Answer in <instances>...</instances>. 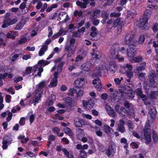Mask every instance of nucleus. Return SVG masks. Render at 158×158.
<instances>
[{"instance_id": "obj_61", "label": "nucleus", "mask_w": 158, "mask_h": 158, "mask_svg": "<svg viewBox=\"0 0 158 158\" xmlns=\"http://www.w3.org/2000/svg\"><path fill=\"white\" fill-rule=\"evenodd\" d=\"M30 38L28 39H27V38L24 37L20 39V40L19 41V44H22L23 43L26 42L27 41V40H29Z\"/></svg>"}, {"instance_id": "obj_38", "label": "nucleus", "mask_w": 158, "mask_h": 158, "mask_svg": "<svg viewBox=\"0 0 158 158\" xmlns=\"http://www.w3.org/2000/svg\"><path fill=\"white\" fill-rule=\"evenodd\" d=\"M118 89L120 93L121 94V97H123L124 96L126 97V92L125 88L123 87H119L118 88Z\"/></svg>"}, {"instance_id": "obj_34", "label": "nucleus", "mask_w": 158, "mask_h": 158, "mask_svg": "<svg viewBox=\"0 0 158 158\" xmlns=\"http://www.w3.org/2000/svg\"><path fill=\"white\" fill-rule=\"evenodd\" d=\"M62 151L67 158H74L73 156L72 153H69L65 149L63 148Z\"/></svg>"}, {"instance_id": "obj_25", "label": "nucleus", "mask_w": 158, "mask_h": 158, "mask_svg": "<svg viewBox=\"0 0 158 158\" xmlns=\"http://www.w3.org/2000/svg\"><path fill=\"white\" fill-rule=\"evenodd\" d=\"M109 68L110 71L112 73H114L117 70V66L114 61H111L109 63Z\"/></svg>"}, {"instance_id": "obj_26", "label": "nucleus", "mask_w": 158, "mask_h": 158, "mask_svg": "<svg viewBox=\"0 0 158 158\" xmlns=\"http://www.w3.org/2000/svg\"><path fill=\"white\" fill-rule=\"evenodd\" d=\"M156 110L155 108H153L149 112L148 116L152 118V121L156 116Z\"/></svg>"}, {"instance_id": "obj_23", "label": "nucleus", "mask_w": 158, "mask_h": 158, "mask_svg": "<svg viewBox=\"0 0 158 158\" xmlns=\"http://www.w3.org/2000/svg\"><path fill=\"white\" fill-rule=\"evenodd\" d=\"M91 66V63L87 62L83 64L81 66V68L85 71L89 72Z\"/></svg>"}, {"instance_id": "obj_41", "label": "nucleus", "mask_w": 158, "mask_h": 158, "mask_svg": "<svg viewBox=\"0 0 158 158\" xmlns=\"http://www.w3.org/2000/svg\"><path fill=\"white\" fill-rule=\"evenodd\" d=\"M28 115L29 116V120L30 122L31 123L34 121L35 115L32 112L30 111L28 113Z\"/></svg>"}, {"instance_id": "obj_52", "label": "nucleus", "mask_w": 158, "mask_h": 158, "mask_svg": "<svg viewBox=\"0 0 158 158\" xmlns=\"http://www.w3.org/2000/svg\"><path fill=\"white\" fill-rule=\"evenodd\" d=\"M100 11L99 10H95L94 12V16H93L92 18L91 17V19H94L96 18L100 14Z\"/></svg>"}, {"instance_id": "obj_58", "label": "nucleus", "mask_w": 158, "mask_h": 158, "mask_svg": "<svg viewBox=\"0 0 158 158\" xmlns=\"http://www.w3.org/2000/svg\"><path fill=\"white\" fill-rule=\"evenodd\" d=\"M81 56L80 55H78L76 58V62H80L84 58V56Z\"/></svg>"}, {"instance_id": "obj_40", "label": "nucleus", "mask_w": 158, "mask_h": 158, "mask_svg": "<svg viewBox=\"0 0 158 158\" xmlns=\"http://www.w3.org/2000/svg\"><path fill=\"white\" fill-rule=\"evenodd\" d=\"M91 30L92 31L90 34V35L93 37H95L97 35L98 33L97 32L96 27H92L91 28Z\"/></svg>"}, {"instance_id": "obj_35", "label": "nucleus", "mask_w": 158, "mask_h": 158, "mask_svg": "<svg viewBox=\"0 0 158 158\" xmlns=\"http://www.w3.org/2000/svg\"><path fill=\"white\" fill-rule=\"evenodd\" d=\"M47 46L46 45L42 46L39 52V56H41L43 55L45 52L47 50Z\"/></svg>"}, {"instance_id": "obj_57", "label": "nucleus", "mask_w": 158, "mask_h": 158, "mask_svg": "<svg viewBox=\"0 0 158 158\" xmlns=\"http://www.w3.org/2000/svg\"><path fill=\"white\" fill-rule=\"evenodd\" d=\"M102 17L104 19H106L109 16V14L107 13V12L103 11H102Z\"/></svg>"}, {"instance_id": "obj_45", "label": "nucleus", "mask_w": 158, "mask_h": 158, "mask_svg": "<svg viewBox=\"0 0 158 158\" xmlns=\"http://www.w3.org/2000/svg\"><path fill=\"white\" fill-rule=\"evenodd\" d=\"M7 76V73H5L3 74H0V87L3 85V82L2 79L6 77Z\"/></svg>"}, {"instance_id": "obj_47", "label": "nucleus", "mask_w": 158, "mask_h": 158, "mask_svg": "<svg viewBox=\"0 0 158 158\" xmlns=\"http://www.w3.org/2000/svg\"><path fill=\"white\" fill-rule=\"evenodd\" d=\"M135 92L132 90H130L127 94L126 93V95H127L131 98H133L135 96Z\"/></svg>"}, {"instance_id": "obj_11", "label": "nucleus", "mask_w": 158, "mask_h": 158, "mask_svg": "<svg viewBox=\"0 0 158 158\" xmlns=\"http://www.w3.org/2000/svg\"><path fill=\"white\" fill-rule=\"evenodd\" d=\"M17 21L16 18L11 19L9 18H5L3 21V24L2 25V28H6L8 26L16 23Z\"/></svg>"}, {"instance_id": "obj_16", "label": "nucleus", "mask_w": 158, "mask_h": 158, "mask_svg": "<svg viewBox=\"0 0 158 158\" xmlns=\"http://www.w3.org/2000/svg\"><path fill=\"white\" fill-rule=\"evenodd\" d=\"M77 46V45H70L69 47L66 46L65 49L69 53L68 54V56H71L74 53Z\"/></svg>"}, {"instance_id": "obj_43", "label": "nucleus", "mask_w": 158, "mask_h": 158, "mask_svg": "<svg viewBox=\"0 0 158 158\" xmlns=\"http://www.w3.org/2000/svg\"><path fill=\"white\" fill-rule=\"evenodd\" d=\"M64 131L66 134L69 135L71 136L73 135L71 130L68 127H65L64 129Z\"/></svg>"}, {"instance_id": "obj_59", "label": "nucleus", "mask_w": 158, "mask_h": 158, "mask_svg": "<svg viewBox=\"0 0 158 158\" xmlns=\"http://www.w3.org/2000/svg\"><path fill=\"white\" fill-rule=\"evenodd\" d=\"M153 46L155 48V50L157 54H158V44H156V41L153 42Z\"/></svg>"}, {"instance_id": "obj_31", "label": "nucleus", "mask_w": 158, "mask_h": 158, "mask_svg": "<svg viewBox=\"0 0 158 158\" xmlns=\"http://www.w3.org/2000/svg\"><path fill=\"white\" fill-rule=\"evenodd\" d=\"M151 13L152 12L150 10H146L144 13V19L148 20L150 17Z\"/></svg>"}, {"instance_id": "obj_53", "label": "nucleus", "mask_w": 158, "mask_h": 158, "mask_svg": "<svg viewBox=\"0 0 158 158\" xmlns=\"http://www.w3.org/2000/svg\"><path fill=\"white\" fill-rule=\"evenodd\" d=\"M123 79L122 77L119 78H115L114 79V81L115 84L117 85H119L120 84L121 81Z\"/></svg>"}, {"instance_id": "obj_21", "label": "nucleus", "mask_w": 158, "mask_h": 158, "mask_svg": "<svg viewBox=\"0 0 158 158\" xmlns=\"http://www.w3.org/2000/svg\"><path fill=\"white\" fill-rule=\"evenodd\" d=\"M124 122L123 120H120L119 121V124L118 125L117 130L121 133L125 132V129L123 126Z\"/></svg>"}, {"instance_id": "obj_1", "label": "nucleus", "mask_w": 158, "mask_h": 158, "mask_svg": "<svg viewBox=\"0 0 158 158\" xmlns=\"http://www.w3.org/2000/svg\"><path fill=\"white\" fill-rule=\"evenodd\" d=\"M108 65L104 62H102L100 64L98 68H97L93 71L91 77L93 78L100 76L102 74L106 76L108 73ZM93 84L94 85L97 90L101 91L102 89L101 81L98 78L93 81Z\"/></svg>"}, {"instance_id": "obj_51", "label": "nucleus", "mask_w": 158, "mask_h": 158, "mask_svg": "<svg viewBox=\"0 0 158 158\" xmlns=\"http://www.w3.org/2000/svg\"><path fill=\"white\" fill-rule=\"evenodd\" d=\"M80 156L79 158H86V154L84 150L80 151Z\"/></svg>"}, {"instance_id": "obj_54", "label": "nucleus", "mask_w": 158, "mask_h": 158, "mask_svg": "<svg viewBox=\"0 0 158 158\" xmlns=\"http://www.w3.org/2000/svg\"><path fill=\"white\" fill-rule=\"evenodd\" d=\"M95 130L96 133L97 135L99 136H101L102 135V133L101 131H100V130L99 129L98 130V127H95Z\"/></svg>"}, {"instance_id": "obj_37", "label": "nucleus", "mask_w": 158, "mask_h": 158, "mask_svg": "<svg viewBox=\"0 0 158 158\" xmlns=\"http://www.w3.org/2000/svg\"><path fill=\"white\" fill-rule=\"evenodd\" d=\"M49 63V62L46 60H42L39 61L37 64H39L41 67L40 68L43 69L42 67H44Z\"/></svg>"}, {"instance_id": "obj_39", "label": "nucleus", "mask_w": 158, "mask_h": 158, "mask_svg": "<svg viewBox=\"0 0 158 158\" xmlns=\"http://www.w3.org/2000/svg\"><path fill=\"white\" fill-rule=\"evenodd\" d=\"M77 135L78 137L80 139L81 137L84 135V131L81 129H78L77 131Z\"/></svg>"}, {"instance_id": "obj_7", "label": "nucleus", "mask_w": 158, "mask_h": 158, "mask_svg": "<svg viewBox=\"0 0 158 158\" xmlns=\"http://www.w3.org/2000/svg\"><path fill=\"white\" fill-rule=\"evenodd\" d=\"M134 36L133 34L128 33L126 34L124 40L122 41L123 44L129 45H136L137 42L136 40H134L133 39Z\"/></svg>"}, {"instance_id": "obj_19", "label": "nucleus", "mask_w": 158, "mask_h": 158, "mask_svg": "<svg viewBox=\"0 0 158 158\" xmlns=\"http://www.w3.org/2000/svg\"><path fill=\"white\" fill-rule=\"evenodd\" d=\"M18 34V33L17 31L13 30L7 32L6 36L7 38L14 40Z\"/></svg>"}, {"instance_id": "obj_63", "label": "nucleus", "mask_w": 158, "mask_h": 158, "mask_svg": "<svg viewBox=\"0 0 158 158\" xmlns=\"http://www.w3.org/2000/svg\"><path fill=\"white\" fill-rule=\"evenodd\" d=\"M74 123L76 127L80 126V119L78 118H76L74 120Z\"/></svg>"}, {"instance_id": "obj_55", "label": "nucleus", "mask_w": 158, "mask_h": 158, "mask_svg": "<svg viewBox=\"0 0 158 158\" xmlns=\"http://www.w3.org/2000/svg\"><path fill=\"white\" fill-rule=\"evenodd\" d=\"M8 142L7 141L5 140V138H4L3 141L2 142V148L3 149H6L7 148V143Z\"/></svg>"}, {"instance_id": "obj_8", "label": "nucleus", "mask_w": 158, "mask_h": 158, "mask_svg": "<svg viewBox=\"0 0 158 158\" xmlns=\"http://www.w3.org/2000/svg\"><path fill=\"white\" fill-rule=\"evenodd\" d=\"M150 126L149 124L146 123L145 126L143 131V135L144 139L146 143H148L151 141V137L150 135Z\"/></svg>"}, {"instance_id": "obj_27", "label": "nucleus", "mask_w": 158, "mask_h": 158, "mask_svg": "<svg viewBox=\"0 0 158 158\" xmlns=\"http://www.w3.org/2000/svg\"><path fill=\"white\" fill-rule=\"evenodd\" d=\"M93 53L92 54V62L95 64L96 63H98L99 62V58L98 57V55L96 53V51L95 49H93Z\"/></svg>"}, {"instance_id": "obj_20", "label": "nucleus", "mask_w": 158, "mask_h": 158, "mask_svg": "<svg viewBox=\"0 0 158 158\" xmlns=\"http://www.w3.org/2000/svg\"><path fill=\"white\" fill-rule=\"evenodd\" d=\"M76 86L79 87L83 86L85 84V79L83 78H79L76 80L74 82Z\"/></svg>"}, {"instance_id": "obj_28", "label": "nucleus", "mask_w": 158, "mask_h": 158, "mask_svg": "<svg viewBox=\"0 0 158 158\" xmlns=\"http://www.w3.org/2000/svg\"><path fill=\"white\" fill-rule=\"evenodd\" d=\"M104 131L108 135L111 136L113 132L112 129L107 125H105L104 127Z\"/></svg>"}, {"instance_id": "obj_22", "label": "nucleus", "mask_w": 158, "mask_h": 158, "mask_svg": "<svg viewBox=\"0 0 158 158\" xmlns=\"http://www.w3.org/2000/svg\"><path fill=\"white\" fill-rule=\"evenodd\" d=\"M29 19L27 18L25 19H23L22 21V22L18 23L16 25L15 29L16 30H20L23 27L24 25L26 23V22Z\"/></svg>"}, {"instance_id": "obj_49", "label": "nucleus", "mask_w": 158, "mask_h": 158, "mask_svg": "<svg viewBox=\"0 0 158 158\" xmlns=\"http://www.w3.org/2000/svg\"><path fill=\"white\" fill-rule=\"evenodd\" d=\"M3 101V99L2 96V93L0 92V110L2 109L4 107V105L2 103Z\"/></svg>"}, {"instance_id": "obj_50", "label": "nucleus", "mask_w": 158, "mask_h": 158, "mask_svg": "<svg viewBox=\"0 0 158 158\" xmlns=\"http://www.w3.org/2000/svg\"><path fill=\"white\" fill-rule=\"evenodd\" d=\"M58 6V5L56 4H53L51 6L48 7L46 10V11L47 12H49L51 11L53 9L56 8Z\"/></svg>"}, {"instance_id": "obj_13", "label": "nucleus", "mask_w": 158, "mask_h": 158, "mask_svg": "<svg viewBox=\"0 0 158 158\" xmlns=\"http://www.w3.org/2000/svg\"><path fill=\"white\" fill-rule=\"evenodd\" d=\"M82 103L83 108L87 110L92 108L94 104V101L91 99L87 101L84 100L82 101Z\"/></svg>"}, {"instance_id": "obj_2", "label": "nucleus", "mask_w": 158, "mask_h": 158, "mask_svg": "<svg viewBox=\"0 0 158 158\" xmlns=\"http://www.w3.org/2000/svg\"><path fill=\"white\" fill-rule=\"evenodd\" d=\"M126 53L125 48L124 47L119 48L118 44L114 45L110 50L109 57L112 59H116L119 61H123L124 58L121 56V54Z\"/></svg>"}, {"instance_id": "obj_14", "label": "nucleus", "mask_w": 158, "mask_h": 158, "mask_svg": "<svg viewBox=\"0 0 158 158\" xmlns=\"http://www.w3.org/2000/svg\"><path fill=\"white\" fill-rule=\"evenodd\" d=\"M116 151V145L113 142H110L109 144L108 148L106 150V153L108 156L114 153Z\"/></svg>"}, {"instance_id": "obj_48", "label": "nucleus", "mask_w": 158, "mask_h": 158, "mask_svg": "<svg viewBox=\"0 0 158 158\" xmlns=\"http://www.w3.org/2000/svg\"><path fill=\"white\" fill-rule=\"evenodd\" d=\"M6 73H7V76L8 77V78H12L14 76V75L13 74H10V72H12V70L10 69V68H7V70L6 71Z\"/></svg>"}, {"instance_id": "obj_10", "label": "nucleus", "mask_w": 158, "mask_h": 158, "mask_svg": "<svg viewBox=\"0 0 158 158\" xmlns=\"http://www.w3.org/2000/svg\"><path fill=\"white\" fill-rule=\"evenodd\" d=\"M148 77L150 81V85L152 87H156L157 86V83L155 81L156 75L154 71L152 70L150 71Z\"/></svg>"}, {"instance_id": "obj_56", "label": "nucleus", "mask_w": 158, "mask_h": 158, "mask_svg": "<svg viewBox=\"0 0 158 158\" xmlns=\"http://www.w3.org/2000/svg\"><path fill=\"white\" fill-rule=\"evenodd\" d=\"M82 14V12L81 11L76 10L74 12V15L75 16L81 17Z\"/></svg>"}, {"instance_id": "obj_42", "label": "nucleus", "mask_w": 158, "mask_h": 158, "mask_svg": "<svg viewBox=\"0 0 158 158\" xmlns=\"http://www.w3.org/2000/svg\"><path fill=\"white\" fill-rule=\"evenodd\" d=\"M145 39L144 36L143 35H141L139 37L138 40V42H137L136 44L138 43L139 44H142Z\"/></svg>"}, {"instance_id": "obj_5", "label": "nucleus", "mask_w": 158, "mask_h": 158, "mask_svg": "<svg viewBox=\"0 0 158 158\" xmlns=\"http://www.w3.org/2000/svg\"><path fill=\"white\" fill-rule=\"evenodd\" d=\"M39 64H36L33 67H28L26 68L25 73L23 74V76L28 75L31 76L33 75L37 70L38 71L37 75L41 77V73L43 72V69L41 68Z\"/></svg>"}, {"instance_id": "obj_33", "label": "nucleus", "mask_w": 158, "mask_h": 158, "mask_svg": "<svg viewBox=\"0 0 158 158\" xmlns=\"http://www.w3.org/2000/svg\"><path fill=\"white\" fill-rule=\"evenodd\" d=\"M75 91L77 96L78 97H81L84 94L83 89L79 87L77 88L75 90Z\"/></svg>"}, {"instance_id": "obj_17", "label": "nucleus", "mask_w": 158, "mask_h": 158, "mask_svg": "<svg viewBox=\"0 0 158 158\" xmlns=\"http://www.w3.org/2000/svg\"><path fill=\"white\" fill-rule=\"evenodd\" d=\"M105 108L107 113L110 116L113 118L116 116V113L110 106L106 104L105 106Z\"/></svg>"}, {"instance_id": "obj_64", "label": "nucleus", "mask_w": 158, "mask_h": 158, "mask_svg": "<svg viewBox=\"0 0 158 158\" xmlns=\"http://www.w3.org/2000/svg\"><path fill=\"white\" fill-rule=\"evenodd\" d=\"M74 94L73 89L72 88L69 89V92L68 93V95L73 97L74 96Z\"/></svg>"}, {"instance_id": "obj_15", "label": "nucleus", "mask_w": 158, "mask_h": 158, "mask_svg": "<svg viewBox=\"0 0 158 158\" xmlns=\"http://www.w3.org/2000/svg\"><path fill=\"white\" fill-rule=\"evenodd\" d=\"M147 22L148 20L145 19H141L137 22L136 24L141 29H145L147 27Z\"/></svg>"}, {"instance_id": "obj_30", "label": "nucleus", "mask_w": 158, "mask_h": 158, "mask_svg": "<svg viewBox=\"0 0 158 158\" xmlns=\"http://www.w3.org/2000/svg\"><path fill=\"white\" fill-rule=\"evenodd\" d=\"M59 18L60 19H64V21H66L68 18V14L65 12H60L58 15Z\"/></svg>"}, {"instance_id": "obj_36", "label": "nucleus", "mask_w": 158, "mask_h": 158, "mask_svg": "<svg viewBox=\"0 0 158 158\" xmlns=\"http://www.w3.org/2000/svg\"><path fill=\"white\" fill-rule=\"evenodd\" d=\"M149 95L151 99H156L158 95V91H151Z\"/></svg>"}, {"instance_id": "obj_29", "label": "nucleus", "mask_w": 158, "mask_h": 158, "mask_svg": "<svg viewBox=\"0 0 158 158\" xmlns=\"http://www.w3.org/2000/svg\"><path fill=\"white\" fill-rule=\"evenodd\" d=\"M56 99V96L54 94H52L51 98L47 101L45 104L46 105L50 106L53 104Z\"/></svg>"}, {"instance_id": "obj_18", "label": "nucleus", "mask_w": 158, "mask_h": 158, "mask_svg": "<svg viewBox=\"0 0 158 158\" xmlns=\"http://www.w3.org/2000/svg\"><path fill=\"white\" fill-rule=\"evenodd\" d=\"M63 101L65 102V106H71L75 104L74 101L70 97L64 98H63Z\"/></svg>"}, {"instance_id": "obj_4", "label": "nucleus", "mask_w": 158, "mask_h": 158, "mask_svg": "<svg viewBox=\"0 0 158 158\" xmlns=\"http://www.w3.org/2000/svg\"><path fill=\"white\" fill-rule=\"evenodd\" d=\"M63 62H60L59 64L57 66L56 65H55L52 69L51 71H53L57 69V71L55 72L54 77L51 80L50 84L49 85V87H56L57 85V78L58 76V73H60L62 71V66L64 64Z\"/></svg>"}, {"instance_id": "obj_9", "label": "nucleus", "mask_w": 158, "mask_h": 158, "mask_svg": "<svg viewBox=\"0 0 158 158\" xmlns=\"http://www.w3.org/2000/svg\"><path fill=\"white\" fill-rule=\"evenodd\" d=\"M136 45H129L128 48L127 49V53L128 59L130 61L133 57L135 56L136 53Z\"/></svg>"}, {"instance_id": "obj_44", "label": "nucleus", "mask_w": 158, "mask_h": 158, "mask_svg": "<svg viewBox=\"0 0 158 158\" xmlns=\"http://www.w3.org/2000/svg\"><path fill=\"white\" fill-rule=\"evenodd\" d=\"M19 139H21V142L23 143H26L28 140V138H25L24 136L20 135L18 137Z\"/></svg>"}, {"instance_id": "obj_60", "label": "nucleus", "mask_w": 158, "mask_h": 158, "mask_svg": "<svg viewBox=\"0 0 158 158\" xmlns=\"http://www.w3.org/2000/svg\"><path fill=\"white\" fill-rule=\"evenodd\" d=\"M7 113L8 117L6 118V120L8 121H9L11 119L12 116V114L9 110H7Z\"/></svg>"}, {"instance_id": "obj_46", "label": "nucleus", "mask_w": 158, "mask_h": 158, "mask_svg": "<svg viewBox=\"0 0 158 158\" xmlns=\"http://www.w3.org/2000/svg\"><path fill=\"white\" fill-rule=\"evenodd\" d=\"M76 3L78 6L81 8H85L86 7V4L84 2H81L79 1H78Z\"/></svg>"}, {"instance_id": "obj_6", "label": "nucleus", "mask_w": 158, "mask_h": 158, "mask_svg": "<svg viewBox=\"0 0 158 158\" xmlns=\"http://www.w3.org/2000/svg\"><path fill=\"white\" fill-rule=\"evenodd\" d=\"M132 66L127 63L121 66L119 72L122 73H126L127 76L129 78H131L133 76V73L132 72Z\"/></svg>"}, {"instance_id": "obj_12", "label": "nucleus", "mask_w": 158, "mask_h": 158, "mask_svg": "<svg viewBox=\"0 0 158 158\" xmlns=\"http://www.w3.org/2000/svg\"><path fill=\"white\" fill-rule=\"evenodd\" d=\"M135 93L137 94L138 96L144 101V103L146 105H147L149 103V101L150 100V99L147 98L145 95L143 94L141 89H138L135 90Z\"/></svg>"}, {"instance_id": "obj_3", "label": "nucleus", "mask_w": 158, "mask_h": 158, "mask_svg": "<svg viewBox=\"0 0 158 158\" xmlns=\"http://www.w3.org/2000/svg\"><path fill=\"white\" fill-rule=\"evenodd\" d=\"M46 85V82L42 81L36 85V90L33 93L32 96L31 102L32 103H38L40 100L43 94L42 88L44 87Z\"/></svg>"}, {"instance_id": "obj_24", "label": "nucleus", "mask_w": 158, "mask_h": 158, "mask_svg": "<svg viewBox=\"0 0 158 158\" xmlns=\"http://www.w3.org/2000/svg\"><path fill=\"white\" fill-rule=\"evenodd\" d=\"M115 110L119 114L121 115H123V112L125 113H128L129 110L128 109L125 111L123 110V109L121 106L118 105H117L115 106Z\"/></svg>"}, {"instance_id": "obj_32", "label": "nucleus", "mask_w": 158, "mask_h": 158, "mask_svg": "<svg viewBox=\"0 0 158 158\" xmlns=\"http://www.w3.org/2000/svg\"><path fill=\"white\" fill-rule=\"evenodd\" d=\"M143 60L142 57L140 56H139L137 57L134 56L130 61L132 63H137Z\"/></svg>"}, {"instance_id": "obj_62", "label": "nucleus", "mask_w": 158, "mask_h": 158, "mask_svg": "<svg viewBox=\"0 0 158 158\" xmlns=\"http://www.w3.org/2000/svg\"><path fill=\"white\" fill-rule=\"evenodd\" d=\"M120 21V19L119 18L116 19L113 23L114 26V27L117 26L119 24V23L121 22Z\"/></svg>"}]
</instances>
